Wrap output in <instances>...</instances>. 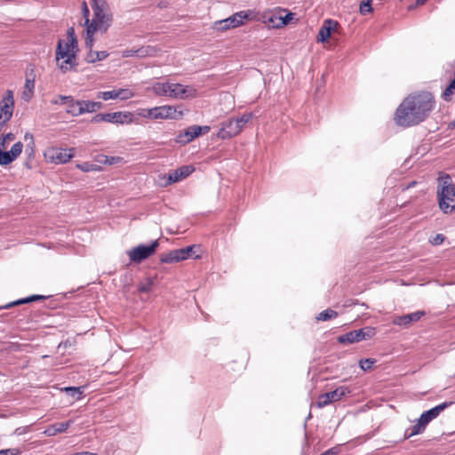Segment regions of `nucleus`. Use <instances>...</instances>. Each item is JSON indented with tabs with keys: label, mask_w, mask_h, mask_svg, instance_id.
I'll use <instances>...</instances> for the list:
<instances>
[{
	"label": "nucleus",
	"mask_w": 455,
	"mask_h": 455,
	"mask_svg": "<svg viewBox=\"0 0 455 455\" xmlns=\"http://www.w3.org/2000/svg\"><path fill=\"white\" fill-rule=\"evenodd\" d=\"M337 315H338V313L335 310H332V309L329 308V309L322 311L318 315L317 320H319V321H327V320L335 318Z\"/></svg>",
	"instance_id": "34"
},
{
	"label": "nucleus",
	"mask_w": 455,
	"mask_h": 455,
	"mask_svg": "<svg viewBox=\"0 0 455 455\" xmlns=\"http://www.w3.org/2000/svg\"><path fill=\"white\" fill-rule=\"evenodd\" d=\"M76 167L84 172H99L101 170V167L99 164H92L90 162H84L82 164H78Z\"/></svg>",
	"instance_id": "31"
},
{
	"label": "nucleus",
	"mask_w": 455,
	"mask_h": 455,
	"mask_svg": "<svg viewBox=\"0 0 455 455\" xmlns=\"http://www.w3.org/2000/svg\"><path fill=\"white\" fill-rule=\"evenodd\" d=\"M158 241L156 240L152 242L150 244H140L130 251H128V256L130 260L134 263H140L142 260L150 257L158 247Z\"/></svg>",
	"instance_id": "7"
},
{
	"label": "nucleus",
	"mask_w": 455,
	"mask_h": 455,
	"mask_svg": "<svg viewBox=\"0 0 455 455\" xmlns=\"http://www.w3.org/2000/svg\"><path fill=\"white\" fill-rule=\"evenodd\" d=\"M5 147H0V165L4 166L13 162L22 152L23 144L19 141L13 144L10 151H4Z\"/></svg>",
	"instance_id": "13"
},
{
	"label": "nucleus",
	"mask_w": 455,
	"mask_h": 455,
	"mask_svg": "<svg viewBox=\"0 0 455 455\" xmlns=\"http://www.w3.org/2000/svg\"><path fill=\"white\" fill-rule=\"evenodd\" d=\"M34 88H35L34 77L30 78L27 76L24 91H23L22 96H21V98L24 101L28 102L31 100V98L34 94Z\"/></svg>",
	"instance_id": "27"
},
{
	"label": "nucleus",
	"mask_w": 455,
	"mask_h": 455,
	"mask_svg": "<svg viewBox=\"0 0 455 455\" xmlns=\"http://www.w3.org/2000/svg\"><path fill=\"white\" fill-rule=\"evenodd\" d=\"M78 44L73 28L67 31V41L59 40L56 49V60L59 68L66 73L76 68Z\"/></svg>",
	"instance_id": "2"
},
{
	"label": "nucleus",
	"mask_w": 455,
	"mask_h": 455,
	"mask_svg": "<svg viewBox=\"0 0 455 455\" xmlns=\"http://www.w3.org/2000/svg\"><path fill=\"white\" fill-rule=\"evenodd\" d=\"M14 109L13 92L8 90L0 100V131L11 120Z\"/></svg>",
	"instance_id": "8"
},
{
	"label": "nucleus",
	"mask_w": 455,
	"mask_h": 455,
	"mask_svg": "<svg viewBox=\"0 0 455 455\" xmlns=\"http://www.w3.org/2000/svg\"><path fill=\"white\" fill-rule=\"evenodd\" d=\"M75 455H97L96 453L90 452V451H82V452H76Z\"/></svg>",
	"instance_id": "54"
},
{
	"label": "nucleus",
	"mask_w": 455,
	"mask_h": 455,
	"mask_svg": "<svg viewBox=\"0 0 455 455\" xmlns=\"http://www.w3.org/2000/svg\"><path fill=\"white\" fill-rule=\"evenodd\" d=\"M20 450L17 448L0 450V455H20Z\"/></svg>",
	"instance_id": "45"
},
{
	"label": "nucleus",
	"mask_w": 455,
	"mask_h": 455,
	"mask_svg": "<svg viewBox=\"0 0 455 455\" xmlns=\"http://www.w3.org/2000/svg\"><path fill=\"white\" fill-rule=\"evenodd\" d=\"M237 124L233 119H229L221 124V127L218 132V138L221 140H228L239 133Z\"/></svg>",
	"instance_id": "15"
},
{
	"label": "nucleus",
	"mask_w": 455,
	"mask_h": 455,
	"mask_svg": "<svg viewBox=\"0 0 455 455\" xmlns=\"http://www.w3.org/2000/svg\"><path fill=\"white\" fill-rule=\"evenodd\" d=\"M176 113L175 108L172 106H160L151 108L152 119L174 118Z\"/></svg>",
	"instance_id": "20"
},
{
	"label": "nucleus",
	"mask_w": 455,
	"mask_h": 455,
	"mask_svg": "<svg viewBox=\"0 0 455 455\" xmlns=\"http://www.w3.org/2000/svg\"><path fill=\"white\" fill-rule=\"evenodd\" d=\"M65 392L72 396L73 398L78 400L80 399L82 394H83V391H84V387H65L64 388Z\"/></svg>",
	"instance_id": "33"
},
{
	"label": "nucleus",
	"mask_w": 455,
	"mask_h": 455,
	"mask_svg": "<svg viewBox=\"0 0 455 455\" xmlns=\"http://www.w3.org/2000/svg\"><path fill=\"white\" fill-rule=\"evenodd\" d=\"M435 105L429 92L411 95L403 100L395 111V120L399 126L410 127L423 122Z\"/></svg>",
	"instance_id": "1"
},
{
	"label": "nucleus",
	"mask_w": 455,
	"mask_h": 455,
	"mask_svg": "<svg viewBox=\"0 0 455 455\" xmlns=\"http://www.w3.org/2000/svg\"><path fill=\"white\" fill-rule=\"evenodd\" d=\"M154 282L151 278H147L138 285V291L141 293H146L151 291Z\"/></svg>",
	"instance_id": "37"
},
{
	"label": "nucleus",
	"mask_w": 455,
	"mask_h": 455,
	"mask_svg": "<svg viewBox=\"0 0 455 455\" xmlns=\"http://www.w3.org/2000/svg\"><path fill=\"white\" fill-rule=\"evenodd\" d=\"M455 92V78L451 82L449 86L445 89V91L443 92V98L445 100H450L451 97Z\"/></svg>",
	"instance_id": "40"
},
{
	"label": "nucleus",
	"mask_w": 455,
	"mask_h": 455,
	"mask_svg": "<svg viewBox=\"0 0 455 455\" xmlns=\"http://www.w3.org/2000/svg\"><path fill=\"white\" fill-rule=\"evenodd\" d=\"M149 114H151V108H141V109L138 110L139 116L145 117V118L152 119V116Z\"/></svg>",
	"instance_id": "48"
},
{
	"label": "nucleus",
	"mask_w": 455,
	"mask_h": 455,
	"mask_svg": "<svg viewBox=\"0 0 455 455\" xmlns=\"http://www.w3.org/2000/svg\"><path fill=\"white\" fill-rule=\"evenodd\" d=\"M415 184H416V182H415V181H413L411 185L407 186V188L413 187Z\"/></svg>",
	"instance_id": "58"
},
{
	"label": "nucleus",
	"mask_w": 455,
	"mask_h": 455,
	"mask_svg": "<svg viewBox=\"0 0 455 455\" xmlns=\"http://www.w3.org/2000/svg\"><path fill=\"white\" fill-rule=\"evenodd\" d=\"M453 124L455 125V120L453 121Z\"/></svg>",
	"instance_id": "59"
},
{
	"label": "nucleus",
	"mask_w": 455,
	"mask_h": 455,
	"mask_svg": "<svg viewBox=\"0 0 455 455\" xmlns=\"http://www.w3.org/2000/svg\"><path fill=\"white\" fill-rule=\"evenodd\" d=\"M48 157L55 164H66L75 156V148H52L47 153Z\"/></svg>",
	"instance_id": "12"
},
{
	"label": "nucleus",
	"mask_w": 455,
	"mask_h": 455,
	"mask_svg": "<svg viewBox=\"0 0 455 455\" xmlns=\"http://www.w3.org/2000/svg\"><path fill=\"white\" fill-rule=\"evenodd\" d=\"M117 93V99H120L122 100H129L132 97H134L135 93L128 88H122L116 90Z\"/></svg>",
	"instance_id": "35"
},
{
	"label": "nucleus",
	"mask_w": 455,
	"mask_h": 455,
	"mask_svg": "<svg viewBox=\"0 0 455 455\" xmlns=\"http://www.w3.org/2000/svg\"><path fill=\"white\" fill-rule=\"evenodd\" d=\"M427 426L419 419L413 426L409 427L405 432L406 438L421 434L426 429Z\"/></svg>",
	"instance_id": "30"
},
{
	"label": "nucleus",
	"mask_w": 455,
	"mask_h": 455,
	"mask_svg": "<svg viewBox=\"0 0 455 455\" xmlns=\"http://www.w3.org/2000/svg\"><path fill=\"white\" fill-rule=\"evenodd\" d=\"M73 423V420H68L66 422H60L56 424H52L49 426L43 434L46 436H54L58 434L65 432Z\"/></svg>",
	"instance_id": "23"
},
{
	"label": "nucleus",
	"mask_w": 455,
	"mask_h": 455,
	"mask_svg": "<svg viewBox=\"0 0 455 455\" xmlns=\"http://www.w3.org/2000/svg\"><path fill=\"white\" fill-rule=\"evenodd\" d=\"M425 311H416L411 314L393 317L392 323L395 325L408 328L411 323L418 322L425 315Z\"/></svg>",
	"instance_id": "14"
},
{
	"label": "nucleus",
	"mask_w": 455,
	"mask_h": 455,
	"mask_svg": "<svg viewBox=\"0 0 455 455\" xmlns=\"http://www.w3.org/2000/svg\"><path fill=\"white\" fill-rule=\"evenodd\" d=\"M92 2L93 18L86 25V31L88 33H105L112 23V14L108 4L105 0H92Z\"/></svg>",
	"instance_id": "3"
},
{
	"label": "nucleus",
	"mask_w": 455,
	"mask_h": 455,
	"mask_svg": "<svg viewBox=\"0 0 455 455\" xmlns=\"http://www.w3.org/2000/svg\"><path fill=\"white\" fill-rule=\"evenodd\" d=\"M185 252L180 251V249L171 251L170 252L163 255L160 259L162 263H175L184 260Z\"/></svg>",
	"instance_id": "24"
},
{
	"label": "nucleus",
	"mask_w": 455,
	"mask_h": 455,
	"mask_svg": "<svg viewBox=\"0 0 455 455\" xmlns=\"http://www.w3.org/2000/svg\"><path fill=\"white\" fill-rule=\"evenodd\" d=\"M73 455H75V454H73Z\"/></svg>",
	"instance_id": "60"
},
{
	"label": "nucleus",
	"mask_w": 455,
	"mask_h": 455,
	"mask_svg": "<svg viewBox=\"0 0 455 455\" xmlns=\"http://www.w3.org/2000/svg\"><path fill=\"white\" fill-rule=\"evenodd\" d=\"M93 35H94V33H88L86 31L85 46L89 49V51L92 50V46H93Z\"/></svg>",
	"instance_id": "46"
},
{
	"label": "nucleus",
	"mask_w": 455,
	"mask_h": 455,
	"mask_svg": "<svg viewBox=\"0 0 455 455\" xmlns=\"http://www.w3.org/2000/svg\"><path fill=\"white\" fill-rule=\"evenodd\" d=\"M194 250V246H188L186 248H180V251L185 252V259H187Z\"/></svg>",
	"instance_id": "49"
},
{
	"label": "nucleus",
	"mask_w": 455,
	"mask_h": 455,
	"mask_svg": "<svg viewBox=\"0 0 455 455\" xmlns=\"http://www.w3.org/2000/svg\"><path fill=\"white\" fill-rule=\"evenodd\" d=\"M14 139H15V136L13 133H12V132L6 133L5 135L2 136V140L0 141V147H5V143L7 141H12Z\"/></svg>",
	"instance_id": "47"
},
{
	"label": "nucleus",
	"mask_w": 455,
	"mask_h": 455,
	"mask_svg": "<svg viewBox=\"0 0 455 455\" xmlns=\"http://www.w3.org/2000/svg\"><path fill=\"white\" fill-rule=\"evenodd\" d=\"M82 12H83V15L84 17V26L86 27V25L90 22V19H89L90 11H89L86 2H84V1L82 3Z\"/></svg>",
	"instance_id": "44"
},
{
	"label": "nucleus",
	"mask_w": 455,
	"mask_h": 455,
	"mask_svg": "<svg viewBox=\"0 0 455 455\" xmlns=\"http://www.w3.org/2000/svg\"><path fill=\"white\" fill-rule=\"evenodd\" d=\"M199 135H201L200 125H191L188 127L183 132H180L177 136L175 141L179 144L185 145L191 142Z\"/></svg>",
	"instance_id": "16"
},
{
	"label": "nucleus",
	"mask_w": 455,
	"mask_h": 455,
	"mask_svg": "<svg viewBox=\"0 0 455 455\" xmlns=\"http://www.w3.org/2000/svg\"><path fill=\"white\" fill-rule=\"evenodd\" d=\"M371 2L372 0H363L361 2L359 6V12L362 15H366L373 12V8L371 7Z\"/></svg>",
	"instance_id": "36"
},
{
	"label": "nucleus",
	"mask_w": 455,
	"mask_h": 455,
	"mask_svg": "<svg viewBox=\"0 0 455 455\" xmlns=\"http://www.w3.org/2000/svg\"><path fill=\"white\" fill-rule=\"evenodd\" d=\"M267 22L272 24V26L274 27L275 24H276L278 22V16L275 15V14H273L271 15L268 19H267Z\"/></svg>",
	"instance_id": "51"
},
{
	"label": "nucleus",
	"mask_w": 455,
	"mask_h": 455,
	"mask_svg": "<svg viewBox=\"0 0 455 455\" xmlns=\"http://www.w3.org/2000/svg\"><path fill=\"white\" fill-rule=\"evenodd\" d=\"M351 391L347 387H339L335 390L324 393L319 395L316 405L318 408H323L331 403L339 401L341 398L350 394Z\"/></svg>",
	"instance_id": "10"
},
{
	"label": "nucleus",
	"mask_w": 455,
	"mask_h": 455,
	"mask_svg": "<svg viewBox=\"0 0 455 455\" xmlns=\"http://www.w3.org/2000/svg\"><path fill=\"white\" fill-rule=\"evenodd\" d=\"M249 13L244 11L235 12L232 16L218 20L214 23L213 28L219 31H225L229 28H235L243 24V20L248 19Z\"/></svg>",
	"instance_id": "9"
},
{
	"label": "nucleus",
	"mask_w": 455,
	"mask_h": 455,
	"mask_svg": "<svg viewBox=\"0 0 455 455\" xmlns=\"http://www.w3.org/2000/svg\"><path fill=\"white\" fill-rule=\"evenodd\" d=\"M426 1L427 0H416L418 4H425Z\"/></svg>",
	"instance_id": "57"
},
{
	"label": "nucleus",
	"mask_w": 455,
	"mask_h": 455,
	"mask_svg": "<svg viewBox=\"0 0 455 455\" xmlns=\"http://www.w3.org/2000/svg\"><path fill=\"white\" fill-rule=\"evenodd\" d=\"M25 140H30V144H31V153H33L34 151V145H35V142H34V137L31 133H26L25 134Z\"/></svg>",
	"instance_id": "50"
},
{
	"label": "nucleus",
	"mask_w": 455,
	"mask_h": 455,
	"mask_svg": "<svg viewBox=\"0 0 455 455\" xmlns=\"http://www.w3.org/2000/svg\"><path fill=\"white\" fill-rule=\"evenodd\" d=\"M108 57V52H107L106 51L93 52L92 50V51L88 52V53L86 54L85 58H84V60L87 63H95L97 61L103 60L107 59Z\"/></svg>",
	"instance_id": "29"
},
{
	"label": "nucleus",
	"mask_w": 455,
	"mask_h": 455,
	"mask_svg": "<svg viewBox=\"0 0 455 455\" xmlns=\"http://www.w3.org/2000/svg\"><path fill=\"white\" fill-rule=\"evenodd\" d=\"M339 26L338 21L328 19L325 20L322 25V27L319 29L318 35H317V41L323 43L327 41L330 36L331 31L336 29V28Z\"/></svg>",
	"instance_id": "19"
},
{
	"label": "nucleus",
	"mask_w": 455,
	"mask_h": 455,
	"mask_svg": "<svg viewBox=\"0 0 455 455\" xmlns=\"http://www.w3.org/2000/svg\"><path fill=\"white\" fill-rule=\"evenodd\" d=\"M97 98L101 99L103 100L117 99L116 90L108 91V92H100L97 94Z\"/></svg>",
	"instance_id": "39"
},
{
	"label": "nucleus",
	"mask_w": 455,
	"mask_h": 455,
	"mask_svg": "<svg viewBox=\"0 0 455 455\" xmlns=\"http://www.w3.org/2000/svg\"><path fill=\"white\" fill-rule=\"evenodd\" d=\"M102 108V103L100 101H92V100H80L79 109L81 115L85 113H93Z\"/></svg>",
	"instance_id": "25"
},
{
	"label": "nucleus",
	"mask_w": 455,
	"mask_h": 455,
	"mask_svg": "<svg viewBox=\"0 0 455 455\" xmlns=\"http://www.w3.org/2000/svg\"><path fill=\"white\" fill-rule=\"evenodd\" d=\"M375 362L376 361L374 359H371V358L363 359L360 361L359 365L363 371H369L370 369H371V367L375 363Z\"/></svg>",
	"instance_id": "42"
},
{
	"label": "nucleus",
	"mask_w": 455,
	"mask_h": 455,
	"mask_svg": "<svg viewBox=\"0 0 455 455\" xmlns=\"http://www.w3.org/2000/svg\"><path fill=\"white\" fill-rule=\"evenodd\" d=\"M194 171L195 168L192 165H183L169 173L167 184L180 181L188 177Z\"/></svg>",
	"instance_id": "18"
},
{
	"label": "nucleus",
	"mask_w": 455,
	"mask_h": 455,
	"mask_svg": "<svg viewBox=\"0 0 455 455\" xmlns=\"http://www.w3.org/2000/svg\"><path fill=\"white\" fill-rule=\"evenodd\" d=\"M60 100H61V103H66L68 108L66 112L72 116H81V112L79 109L80 100H76L72 96H63L60 95Z\"/></svg>",
	"instance_id": "22"
},
{
	"label": "nucleus",
	"mask_w": 455,
	"mask_h": 455,
	"mask_svg": "<svg viewBox=\"0 0 455 455\" xmlns=\"http://www.w3.org/2000/svg\"><path fill=\"white\" fill-rule=\"evenodd\" d=\"M440 188L437 190L439 207L445 214L455 211V185L450 175L445 174L438 179Z\"/></svg>",
	"instance_id": "4"
},
{
	"label": "nucleus",
	"mask_w": 455,
	"mask_h": 455,
	"mask_svg": "<svg viewBox=\"0 0 455 455\" xmlns=\"http://www.w3.org/2000/svg\"><path fill=\"white\" fill-rule=\"evenodd\" d=\"M197 96V90L190 85L172 83L169 98L187 100Z\"/></svg>",
	"instance_id": "11"
},
{
	"label": "nucleus",
	"mask_w": 455,
	"mask_h": 455,
	"mask_svg": "<svg viewBox=\"0 0 455 455\" xmlns=\"http://www.w3.org/2000/svg\"><path fill=\"white\" fill-rule=\"evenodd\" d=\"M200 129H201V134L207 133L210 131V126H207V125L200 126Z\"/></svg>",
	"instance_id": "53"
},
{
	"label": "nucleus",
	"mask_w": 455,
	"mask_h": 455,
	"mask_svg": "<svg viewBox=\"0 0 455 455\" xmlns=\"http://www.w3.org/2000/svg\"><path fill=\"white\" fill-rule=\"evenodd\" d=\"M106 122L115 124H128L133 122V114L129 111L100 113L92 118V123Z\"/></svg>",
	"instance_id": "5"
},
{
	"label": "nucleus",
	"mask_w": 455,
	"mask_h": 455,
	"mask_svg": "<svg viewBox=\"0 0 455 455\" xmlns=\"http://www.w3.org/2000/svg\"><path fill=\"white\" fill-rule=\"evenodd\" d=\"M46 297L43 296V295H31L29 297H27V298H24V299H20L10 302V303L6 304L5 306L1 307L0 308L7 309V308H10V307H12L13 306L22 305V304H26V303H29V302H33V301H37V300H43Z\"/></svg>",
	"instance_id": "28"
},
{
	"label": "nucleus",
	"mask_w": 455,
	"mask_h": 455,
	"mask_svg": "<svg viewBox=\"0 0 455 455\" xmlns=\"http://www.w3.org/2000/svg\"><path fill=\"white\" fill-rule=\"evenodd\" d=\"M252 114L251 113H246L241 116L240 117L233 119L235 124H237L238 132H240L243 126L252 119Z\"/></svg>",
	"instance_id": "32"
},
{
	"label": "nucleus",
	"mask_w": 455,
	"mask_h": 455,
	"mask_svg": "<svg viewBox=\"0 0 455 455\" xmlns=\"http://www.w3.org/2000/svg\"><path fill=\"white\" fill-rule=\"evenodd\" d=\"M158 6L160 8H165L167 6V3L164 2V1H161L159 4H158Z\"/></svg>",
	"instance_id": "56"
},
{
	"label": "nucleus",
	"mask_w": 455,
	"mask_h": 455,
	"mask_svg": "<svg viewBox=\"0 0 455 455\" xmlns=\"http://www.w3.org/2000/svg\"><path fill=\"white\" fill-rule=\"evenodd\" d=\"M52 103L54 104V105L62 104L61 103V100H60V95L56 99H53L52 100Z\"/></svg>",
	"instance_id": "55"
},
{
	"label": "nucleus",
	"mask_w": 455,
	"mask_h": 455,
	"mask_svg": "<svg viewBox=\"0 0 455 455\" xmlns=\"http://www.w3.org/2000/svg\"><path fill=\"white\" fill-rule=\"evenodd\" d=\"M100 157L102 158L99 160L100 163L109 165L120 163L122 161V158L119 156H101Z\"/></svg>",
	"instance_id": "41"
},
{
	"label": "nucleus",
	"mask_w": 455,
	"mask_h": 455,
	"mask_svg": "<svg viewBox=\"0 0 455 455\" xmlns=\"http://www.w3.org/2000/svg\"><path fill=\"white\" fill-rule=\"evenodd\" d=\"M293 19V13L288 12L284 16H278V22L274 25L275 28H282L287 25Z\"/></svg>",
	"instance_id": "38"
},
{
	"label": "nucleus",
	"mask_w": 455,
	"mask_h": 455,
	"mask_svg": "<svg viewBox=\"0 0 455 455\" xmlns=\"http://www.w3.org/2000/svg\"><path fill=\"white\" fill-rule=\"evenodd\" d=\"M452 404V402H444L439 405L435 406L434 408L424 411L420 417L419 418L426 426L437 418L439 414L446 408L451 406Z\"/></svg>",
	"instance_id": "17"
},
{
	"label": "nucleus",
	"mask_w": 455,
	"mask_h": 455,
	"mask_svg": "<svg viewBox=\"0 0 455 455\" xmlns=\"http://www.w3.org/2000/svg\"><path fill=\"white\" fill-rule=\"evenodd\" d=\"M375 329L365 327L359 330L351 331L338 337V341L341 344H353L371 339L375 335Z\"/></svg>",
	"instance_id": "6"
},
{
	"label": "nucleus",
	"mask_w": 455,
	"mask_h": 455,
	"mask_svg": "<svg viewBox=\"0 0 455 455\" xmlns=\"http://www.w3.org/2000/svg\"><path fill=\"white\" fill-rule=\"evenodd\" d=\"M171 84L170 82H157L152 85L151 90L157 96L169 97Z\"/></svg>",
	"instance_id": "26"
},
{
	"label": "nucleus",
	"mask_w": 455,
	"mask_h": 455,
	"mask_svg": "<svg viewBox=\"0 0 455 455\" xmlns=\"http://www.w3.org/2000/svg\"><path fill=\"white\" fill-rule=\"evenodd\" d=\"M445 237L443 234H436L429 239L433 245H440L444 241Z\"/></svg>",
	"instance_id": "43"
},
{
	"label": "nucleus",
	"mask_w": 455,
	"mask_h": 455,
	"mask_svg": "<svg viewBox=\"0 0 455 455\" xmlns=\"http://www.w3.org/2000/svg\"><path fill=\"white\" fill-rule=\"evenodd\" d=\"M321 455H338V451L336 450V448H331L324 451L323 453H322Z\"/></svg>",
	"instance_id": "52"
},
{
	"label": "nucleus",
	"mask_w": 455,
	"mask_h": 455,
	"mask_svg": "<svg viewBox=\"0 0 455 455\" xmlns=\"http://www.w3.org/2000/svg\"><path fill=\"white\" fill-rule=\"evenodd\" d=\"M154 49L150 46H142L138 49H125L122 52L123 58L138 57L145 58L152 55Z\"/></svg>",
	"instance_id": "21"
}]
</instances>
